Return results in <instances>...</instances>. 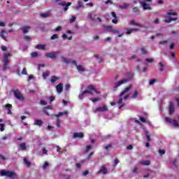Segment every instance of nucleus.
I'll return each mask as SVG.
<instances>
[{
  "mask_svg": "<svg viewBox=\"0 0 179 179\" xmlns=\"http://www.w3.org/2000/svg\"><path fill=\"white\" fill-rule=\"evenodd\" d=\"M133 78H134V73H126V78H123L119 80L117 83H115L113 85V87H115V89H117V87H120L121 85H124L125 83H127V82H129V80H131Z\"/></svg>",
  "mask_w": 179,
  "mask_h": 179,
  "instance_id": "obj_1",
  "label": "nucleus"
},
{
  "mask_svg": "<svg viewBox=\"0 0 179 179\" xmlns=\"http://www.w3.org/2000/svg\"><path fill=\"white\" fill-rule=\"evenodd\" d=\"M172 16H177V13L173 10L167 11L164 22L165 23H171V22H176V20H177V17L173 18L171 17Z\"/></svg>",
  "mask_w": 179,
  "mask_h": 179,
  "instance_id": "obj_2",
  "label": "nucleus"
},
{
  "mask_svg": "<svg viewBox=\"0 0 179 179\" xmlns=\"http://www.w3.org/2000/svg\"><path fill=\"white\" fill-rule=\"evenodd\" d=\"M131 89H132V85H129L120 93L119 100L117 101V104H119V108H122V107H124V103L122 102V96L128 93V92H129Z\"/></svg>",
  "mask_w": 179,
  "mask_h": 179,
  "instance_id": "obj_3",
  "label": "nucleus"
},
{
  "mask_svg": "<svg viewBox=\"0 0 179 179\" xmlns=\"http://www.w3.org/2000/svg\"><path fill=\"white\" fill-rule=\"evenodd\" d=\"M0 176L1 177H8V178H15V177H17L16 173L8 170H1L0 171Z\"/></svg>",
  "mask_w": 179,
  "mask_h": 179,
  "instance_id": "obj_4",
  "label": "nucleus"
},
{
  "mask_svg": "<svg viewBox=\"0 0 179 179\" xmlns=\"http://www.w3.org/2000/svg\"><path fill=\"white\" fill-rule=\"evenodd\" d=\"M150 2H152V0H143L138 1V3H140L144 10H152Z\"/></svg>",
  "mask_w": 179,
  "mask_h": 179,
  "instance_id": "obj_5",
  "label": "nucleus"
},
{
  "mask_svg": "<svg viewBox=\"0 0 179 179\" xmlns=\"http://www.w3.org/2000/svg\"><path fill=\"white\" fill-rule=\"evenodd\" d=\"M55 2H57L58 3V5H59L60 6H64V8H63L64 12H66V10H68V9H69V6H71V5H72L71 2H69L66 3V2H65L64 1H62V0H55Z\"/></svg>",
  "mask_w": 179,
  "mask_h": 179,
  "instance_id": "obj_6",
  "label": "nucleus"
},
{
  "mask_svg": "<svg viewBox=\"0 0 179 179\" xmlns=\"http://www.w3.org/2000/svg\"><path fill=\"white\" fill-rule=\"evenodd\" d=\"M12 57V55L10 53H5L3 55V63H4V66H3V69H8L9 67H8V65H9V62H10V61L9 60L8 57Z\"/></svg>",
  "mask_w": 179,
  "mask_h": 179,
  "instance_id": "obj_7",
  "label": "nucleus"
},
{
  "mask_svg": "<svg viewBox=\"0 0 179 179\" xmlns=\"http://www.w3.org/2000/svg\"><path fill=\"white\" fill-rule=\"evenodd\" d=\"M93 94V90H89L87 88V90H86L85 91H83L78 96V99L80 100H83V98L85 97V96H86V94Z\"/></svg>",
  "mask_w": 179,
  "mask_h": 179,
  "instance_id": "obj_8",
  "label": "nucleus"
},
{
  "mask_svg": "<svg viewBox=\"0 0 179 179\" xmlns=\"http://www.w3.org/2000/svg\"><path fill=\"white\" fill-rule=\"evenodd\" d=\"M106 111H108V108L107 107V106L103 105L102 106L96 108L94 110V113H106Z\"/></svg>",
  "mask_w": 179,
  "mask_h": 179,
  "instance_id": "obj_9",
  "label": "nucleus"
},
{
  "mask_svg": "<svg viewBox=\"0 0 179 179\" xmlns=\"http://www.w3.org/2000/svg\"><path fill=\"white\" fill-rule=\"evenodd\" d=\"M58 54H59V52H46L45 55L47 58H50L51 59H55Z\"/></svg>",
  "mask_w": 179,
  "mask_h": 179,
  "instance_id": "obj_10",
  "label": "nucleus"
},
{
  "mask_svg": "<svg viewBox=\"0 0 179 179\" xmlns=\"http://www.w3.org/2000/svg\"><path fill=\"white\" fill-rule=\"evenodd\" d=\"M14 95H15V97H16V99H17L18 100H21L22 101L24 100V97L23 96V94H22V93H20L19 90H15L14 92Z\"/></svg>",
  "mask_w": 179,
  "mask_h": 179,
  "instance_id": "obj_11",
  "label": "nucleus"
},
{
  "mask_svg": "<svg viewBox=\"0 0 179 179\" xmlns=\"http://www.w3.org/2000/svg\"><path fill=\"white\" fill-rule=\"evenodd\" d=\"M62 61L64 62V64H76V62L75 60H72L71 59H66V57L62 56L60 57Z\"/></svg>",
  "mask_w": 179,
  "mask_h": 179,
  "instance_id": "obj_12",
  "label": "nucleus"
},
{
  "mask_svg": "<svg viewBox=\"0 0 179 179\" xmlns=\"http://www.w3.org/2000/svg\"><path fill=\"white\" fill-rule=\"evenodd\" d=\"M174 103H173V102H170L169 105V114L171 115V114H174Z\"/></svg>",
  "mask_w": 179,
  "mask_h": 179,
  "instance_id": "obj_13",
  "label": "nucleus"
},
{
  "mask_svg": "<svg viewBox=\"0 0 179 179\" xmlns=\"http://www.w3.org/2000/svg\"><path fill=\"white\" fill-rule=\"evenodd\" d=\"M125 30H127L126 34H131V33H134L135 31H139V29L138 28H133V29L126 28Z\"/></svg>",
  "mask_w": 179,
  "mask_h": 179,
  "instance_id": "obj_14",
  "label": "nucleus"
},
{
  "mask_svg": "<svg viewBox=\"0 0 179 179\" xmlns=\"http://www.w3.org/2000/svg\"><path fill=\"white\" fill-rule=\"evenodd\" d=\"M64 90L62 83H59L56 86V90L57 93H62V90Z\"/></svg>",
  "mask_w": 179,
  "mask_h": 179,
  "instance_id": "obj_15",
  "label": "nucleus"
},
{
  "mask_svg": "<svg viewBox=\"0 0 179 179\" xmlns=\"http://www.w3.org/2000/svg\"><path fill=\"white\" fill-rule=\"evenodd\" d=\"M130 26H136L137 27H142V24L137 23L135 20H132L129 22Z\"/></svg>",
  "mask_w": 179,
  "mask_h": 179,
  "instance_id": "obj_16",
  "label": "nucleus"
},
{
  "mask_svg": "<svg viewBox=\"0 0 179 179\" xmlns=\"http://www.w3.org/2000/svg\"><path fill=\"white\" fill-rule=\"evenodd\" d=\"M99 173H100L101 174H107L108 173L107 168H106L105 166H102L99 169Z\"/></svg>",
  "mask_w": 179,
  "mask_h": 179,
  "instance_id": "obj_17",
  "label": "nucleus"
},
{
  "mask_svg": "<svg viewBox=\"0 0 179 179\" xmlns=\"http://www.w3.org/2000/svg\"><path fill=\"white\" fill-rule=\"evenodd\" d=\"M87 89L89 90H92V92H94L96 94H100V91H97V90H96L93 85H89Z\"/></svg>",
  "mask_w": 179,
  "mask_h": 179,
  "instance_id": "obj_18",
  "label": "nucleus"
},
{
  "mask_svg": "<svg viewBox=\"0 0 179 179\" xmlns=\"http://www.w3.org/2000/svg\"><path fill=\"white\" fill-rule=\"evenodd\" d=\"M96 16H97V15H96L94 12L88 13V19H90L91 20H94V19H96Z\"/></svg>",
  "mask_w": 179,
  "mask_h": 179,
  "instance_id": "obj_19",
  "label": "nucleus"
},
{
  "mask_svg": "<svg viewBox=\"0 0 179 179\" xmlns=\"http://www.w3.org/2000/svg\"><path fill=\"white\" fill-rule=\"evenodd\" d=\"M111 16L114 17V19L112 20V22H113L114 24H117V23H118V20H117V14H115V12H112Z\"/></svg>",
  "mask_w": 179,
  "mask_h": 179,
  "instance_id": "obj_20",
  "label": "nucleus"
},
{
  "mask_svg": "<svg viewBox=\"0 0 179 179\" xmlns=\"http://www.w3.org/2000/svg\"><path fill=\"white\" fill-rule=\"evenodd\" d=\"M112 33L113 34H118V37H122L124 36V33H120L118 29H112Z\"/></svg>",
  "mask_w": 179,
  "mask_h": 179,
  "instance_id": "obj_21",
  "label": "nucleus"
},
{
  "mask_svg": "<svg viewBox=\"0 0 179 179\" xmlns=\"http://www.w3.org/2000/svg\"><path fill=\"white\" fill-rule=\"evenodd\" d=\"M44 122L41 120H35L34 124L37 125L38 127H41Z\"/></svg>",
  "mask_w": 179,
  "mask_h": 179,
  "instance_id": "obj_22",
  "label": "nucleus"
},
{
  "mask_svg": "<svg viewBox=\"0 0 179 179\" xmlns=\"http://www.w3.org/2000/svg\"><path fill=\"white\" fill-rule=\"evenodd\" d=\"M75 65H76V68H77V70L78 71V72H85V71H86V69H85V67H83V66L77 65L76 62Z\"/></svg>",
  "mask_w": 179,
  "mask_h": 179,
  "instance_id": "obj_23",
  "label": "nucleus"
},
{
  "mask_svg": "<svg viewBox=\"0 0 179 179\" xmlns=\"http://www.w3.org/2000/svg\"><path fill=\"white\" fill-rule=\"evenodd\" d=\"M129 6H131L129 3H124L123 5H119L118 8H120V9H128Z\"/></svg>",
  "mask_w": 179,
  "mask_h": 179,
  "instance_id": "obj_24",
  "label": "nucleus"
},
{
  "mask_svg": "<svg viewBox=\"0 0 179 179\" xmlns=\"http://www.w3.org/2000/svg\"><path fill=\"white\" fill-rule=\"evenodd\" d=\"M62 115H68V111L65 110L64 112H60L58 114L54 115V117L58 118L59 117H62Z\"/></svg>",
  "mask_w": 179,
  "mask_h": 179,
  "instance_id": "obj_25",
  "label": "nucleus"
},
{
  "mask_svg": "<svg viewBox=\"0 0 179 179\" xmlns=\"http://www.w3.org/2000/svg\"><path fill=\"white\" fill-rule=\"evenodd\" d=\"M84 135L83 133L82 132H79V133H74L73 134V138H83Z\"/></svg>",
  "mask_w": 179,
  "mask_h": 179,
  "instance_id": "obj_26",
  "label": "nucleus"
},
{
  "mask_svg": "<svg viewBox=\"0 0 179 179\" xmlns=\"http://www.w3.org/2000/svg\"><path fill=\"white\" fill-rule=\"evenodd\" d=\"M103 27H104V29L106 30V31H109V33H112L113 29L112 26L105 25Z\"/></svg>",
  "mask_w": 179,
  "mask_h": 179,
  "instance_id": "obj_27",
  "label": "nucleus"
},
{
  "mask_svg": "<svg viewBox=\"0 0 179 179\" xmlns=\"http://www.w3.org/2000/svg\"><path fill=\"white\" fill-rule=\"evenodd\" d=\"M45 45H43V44H39L37 45L35 48H36L37 50H45Z\"/></svg>",
  "mask_w": 179,
  "mask_h": 179,
  "instance_id": "obj_28",
  "label": "nucleus"
},
{
  "mask_svg": "<svg viewBox=\"0 0 179 179\" xmlns=\"http://www.w3.org/2000/svg\"><path fill=\"white\" fill-rule=\"evenodd\" d=\"M6 108H8V114H12V110H10V108H12V105L7 103L5 106Z\"/></svg>",
  "mask_w": 179,
  "mask_h": 179,
  "instance_id": "obj_29",
  "label": "nucleus"
},
{
  "mask_svg": "<svg viewBox=\"0 0 179 179\" xmlns=\"http://www.w3.org/2000/svg\"><path fill=\"white\" fill-rule=\"evenodd\" d=\"M50 16H51L50 13H41V17H43V18L50 17Z\"/></svg>",
  "mask_w": 179,
  "mask_h": 179,
  "instance_id": "obj_30",
  "label": "nucleus"
},
{
  "mask_svg": "<svg viewBox=\"0 0 179 179\" xmlns=\"http://www.w3.org/2000/svg\"><path fill=\"white\" fill-rule=\"evenodd\" d=\"M159 65L160 66V68H159L160 72H163V71H164V64L163 63V62H160L159 63Z\"/></svg>",
  "mask_w": 179,
  "mask_h": 179,
  "instance_id": "obj_31",
  "label": "nucleus"
},
{
  "mask_svg": "<svg viewBox=\"0 0 179 179\" xmlns=\"http://www.w3.org/2000/svg\"><path fill=\"white\" fill-rule=\"evenodd\" d=\"M29 30H30V27H24L22 28V33L26 34V33H29Z\"/></svg>",
  "mask_w": 179,
  "mask_h": 179,
  "instance_id": "obj_32",
  "label": "nucleus"
},
{
  "mask_svg": "<svg viewBox=\"0 0 179 179\" xmlns=\"http://www.w3.org/2000/svg\"><path fill=\"white\" fill-rule=\"evenodd\" d=\"M172 125H173V127H175V128H179V124L178 122L176 120H173L172 121Z\"/></svg>",
  "mask_w": 179,
  "mask_h": 179,
  "instance_id": "obj_33",
  "label": "nucleus"
},
{
  "mask_svg": "<svg viewBox=\"0 0 179 179\" xmlns=\"http://www.w3.org/2000/svg\"><path fill=\"white\" fill-rule=\"evenodd\" d=\"M24 163L28 167H30L31 166V163L29 160H27L26 158H24Z\"/></svg>",
  "mask_w": 179,
  "mask_h": 179,
  "instance_id": "obj_34",
  "label": "nucleus"
},
{
  "mask_svg": "<svg viewBox=\"0 0 179 179\" xmlns=\"http://www.w3.org/2000/svg\"><path fill=\"white\" fill-rule=\"evenodd\" d=\"M5 33H6L5 30H2L0 33V36L1 38H3V40H6V36H5Z\"/></svg>",
  "mask_w": 179,
  "mask_h": 179,
  "instance_id": "obj_35",
  "label": "nucleus"
},
{
  "mask_svg": "<svg viewBox=\"0 0 179 179\" xmlns=\"http://www.w3.org/2000/svg\"><path fill=\"white\" fill-rule=\"evenodd\" d=\"M78 7L76 8V10H78L79 9V8H83V2L79 1L78 2Z\"/></svg>",
  "mask_w": 179,
  "mask_h": 179,
  "instance_id": "obj_36",
  "label": "nucleus"
},
{
  "mask_svg": "<svg viewBox=\"0 0 179 179\" xmlns=\"http://www.w3.org/2000/svg\"><path fill=\"white\" fill-rule=\"evenodd\" d=\"M20 147L21 148L22 150H26V143H22L20 144Z\"/></svg>",
  "mask_w": 179,
  "mask_h": 179,
  "instance_id": "obj_37",
  "label": "nucleus"
},
{
  "mask_svg": "<svg viewBox=\"0 0 179 179\" xmlns=\"http://www.w3.org/2000/svg\"><path fill=\"white\" fill-rule=\"evenodd\" d=\"M141 164L143 166H149L150 164V161H149V160L143 161L141 162Z\"/></svg>",
  "mask_w": 179,
  "mask_h": 179,
  "instance_id": "obj_38",
  "label": "nucleus"
},
{
  "mask_svg": "<svg viewBox=\"0 0 179 179\" xmlns=\"http://www.w3.org/2000/svg\"><path fill=\"white\" fill-rule=\"evenodd\" d=\"M58 79H59V78L52 76V78H51V83H55V82L57 81Z\"/></svg>",
  "mask_w": 179,
  "mask_h": 179,
  "instance_id": "obj_39",
  "label": "nucleus"
},
{
  "mask_svg": "<svg viewBox=\"0 0 179 179\" xmlns=\"http://www.w3.org/2000/svg\"><path fill=\"white\" fill-rule=\"evenodd\" d=\"M90 100H91V101H92V103H96V101H100V100H101V99H100V98H91V99H90Z\"/></svg>",
  "mask_w": 179,
  "mask_h": 179,
  "instance_id": "obj_40",
  "label": "nucleus"
},
{
  "mask_svg": "<svg viewBox=\"0 0 179 179\" xmlns=\"http://www.w3.org/2000/svg\"><path fill=\"white\" fill-rule=\"evenodd\" d=\"M56 127H57V128H59V127H61V119L59 118L57 119Z\"/></svg>",
  "mask_w": 179,
  "mask_h": 179,
  "instance_id": "obj_41",
  "label": "nucleus"
},
{
  "mask_svg": "<svg viewBox=\"0 0 179 179\" xmlns=\"http://www.w3.org/2000/svg\"><path fill=\"white\" fill-rule=\"evenodd\" d=\"M145 134L146 135V138H147L148 142H150V135H149V131L145 130Z\"/></svg>",
  "mask_w": 179,
  "mask_h": 179,
  "instance_id": "obj_42",
  "label": "nucleus"
},
{
  "mask_svg": "<svg viewBox=\"0 0 179 179\" xmlns=\"http://www.w3.org/2000/svg\"><path fill=\"white\" fill-rule=\"evenodd\" d=\"M31 56L32 57V58H37V57H38V54L37 53V52H33L31 53Z\"/></svg>",
  "mask_w": 179,
  "mask_h": 179,
  "instance_id": "obj_43",
  "label": "nucleus"
},
{
  "mask_svg": "<svg viewBox=\"0 0 179 179\" xmlns=\"http://www.w3.org/2000/svg\"><path fill=\"white\" fill-rule=\"evenodd\" d=\"M155 62V59L153 58H147L145 59V62H149L150 64L153 63Z\"/></svg>",
  "mask_w": 179,
  "mask_h": 179,
  "instance_id": "obj_44",
  "label": "nucleus"
},
{
  "mask_svg": "<svg viewBox=\"0 0 179 179\" xmlns=\"http://www.w3.org/2000/svg\"><path fill=\"white\" fill-rule=\"evenodd\" d=\"M48 76H50V71H46L43 73V78H44V79H45V78Z\"/></svg>",
  "mask_w": 179,
  "mask_h": 179,
  "instance_id": "obj_45",
  "label": "nucleus"
},
{
  "mask_svg": "<svg viewBox=\"0 0 179 179\" xmlns=\"http://www.w3.org/2000/svg\"><path fill=\"white\" fill-rule=\"evenodd\" d=\"M165 121L166 122H169V124H172L173 122V119L170 118V117H165Z\"/></svg>",
  "mask_w": 179,
  "mask_h": 179,
  "instance_id": "obj_46",
  "label": "nucleus"
},
{
  "mask_svg": "<svg viewBox=\"0 0 179 179\" xmlns=\"http://www.w3.org/2000/svg\"><path fill=\"white\" fill-rule=\"evenodd\" d=\"M159 154L160 155V156H163V155H164L166 153V150H159Z\"/></svg>",
  "mask_w": 179,
  "mask_h": 179,
  "instance_id": "obj_47",
  "label": "nucleus"
},
{
  "mask_svg": "<svg viewBox=\"0 0 179 179\" xmlns=\"http://www.w3.org/2000/svg\"><path fill=\"white\" fill-rule=\"evenodd\" d=\"M3 127H5L4 124L0 123V131L1 132H3V131H5V129L3 128Z\"/></svg>",
  "mask_w": 179,
  "mask_h": 179,
  "instance_id": "obj_48",
  "label": "nucleus"
},
{
  "mask_svg": "<svg viewBox=\"0 0 179 179\" xmlns=\"http://www.w3.org/2000/svg\"><path fill=\"white\" fill-rule=\"evenodd\" d=\"M141 53L143 55L148 54V50H146V49H145V48H141Z\"/></svg>",
  "mask_w": 179,
  "mask_h": 179,
  "instance_id": "obj_49",
  "label": "nucleus"
},
{
  "mask_svg": "<svg viewBox=\"0 0 179 179\" xmlns=\"http://www.w3.org/2000/svg\"><path fill=\"white\" fill-rule=\"evenodd\" d=\"M50 166V164H48V162H45L43 166V169L45 170V169H47V167H48Z\"/></svg>",
  "mask_w": 179,
  "mask_h": 179,
  "instance_id": "obj_50",
  "label": "nucleus"
},
{
  "mask_svg": "<svg viewBox=\"0 0 179 179\" xmlns=\"http://www.w3.org/2000/svg\"><path fill=\"white\" fill-rule=\"evenodd\" d=\"M55 38H58V34H53V35L50 37V39H51V40H55Z\"/></svg>",
  "mask_w": 179,
  "mask_h": 179,
  "instance_id": "obj_51",
  "label": "nucleus"
},
{
  "mask_svg": "<svg viewBox=\"0 0 179 179\" xmlns=\"http://www.w3.org/2000/svg\"><path fill=\"white\" fill-rule=\"evenodd\" d=\"M138 91H135L132 96L133 99H136L138 97Z\"/></svg>",
  "mask_w": 179,
  "mask_h": 179,
  "instance_id": "obj_52",
  "label": "nucleus"
},
{
  "mask_svg": "<svg viewBox=\"0 0 179 179\" xmlns=\"http://www.w3.org/2000/svg\"><path fill=\"white\" fill-rule=\"evenodd\" d=\"M76 17L73 16L70 19V23H73V22H76Z\"/></svg>",
  "mask_w": 179,
  "mask_h": 179,
  "instance_id": "obj_53",
  "label": "nucleus"
},
{
  "mask_svg": "<svg viewBox=\"0 0 179 179\" xmlns=\"http://www.w3.org/2000/svg\"><path fill=\"white\" fill-rule=\"evenodd\" d=\"M177 163H178V159H177L176 158L173 159V161L172 162V164L173 166H177Z\"/></svg>",
  "mask_w": 179,
  "mask_h": 179,
  "instance_id": "obj_54",
  "label": "nucleus"
},
{
  "mask_svg": "<svg viewBox=\"0 0 179 179\" xmlns=\"http://www.w3.org/2000/svg\"><path fill=\"white\" fill-rule=\"evenodd\" d=\"M61 30H62V27L59 26L55 28V31H61Z\"/></svg>",
  "mask_w": 179,
  "mask_h": 179,
  "instance_id": "obj_55",
  "label": "nucleus"
},
{
  "mask_svg": "<svg viewBox=\"0 0 179 179\" xmlns=\"http://www.w3.org/2000/svg\"><path fill=\"white\" fill-rule=\"evenodd\" d=\"M40 104L41 106H47V102L45 101H44V100H41Z\"/></svg>",
  "mask_w": 179,
  "mask_h": 179,
  "instance_id": "obj_56",
  "label": "nucleus"
},
{
  "mask_svg": "<svg viewBox=\"0 0 179 179\" xmlns=\"http://www.w3.org/2000/svg\"><path fill=\"white\" fill-rule=\"evenodd\" d=\"M140 118V121H141V122H146V119H145V117H142V116H139Z\"/></svg>",
  "mask_w": 179,
  "mask_h": 179,
  "instance_id": "obj_57",
  "label": "nucleus"
},
{
  "mask_svg": "<svg viewBox=\"0 0 179 179\" xmlns=\"http://www.w3.org/2000/svg\"><path fill=\"white\" fill-rule=\"evenodd\" d=\"M71 89V85L67 84L65 85V90H69Z\"/></svg>",
  "mask_w": 179,
  "mask_h": 179,
  "instance_id": "obj_58",
  "label": "nucleus"
},
{
  "mask_svg": "<svg viewBox=\"0 0 179 179\" xmlns=\"http://www.w3.org/2000/svg\"><path fill=\"white\" fill-rule=\"evenodd\" d=\"M22 75H27V71H26V69H22Z\"/></svg>",
  "mask_w": 179,
  "mask_h": 179,
  "instance_id": "obj_59",
  "label": "nucleus"
},
{
  "mask_svg": "<svg viewBox=\"0 0 179 179\" xmlns=\"http://www.w3.org/2000/svg\"><path fill=\"white\" fill-rule=\"evenodd\" d=\"M118 163H120V161L118 160V159H115L114 160V166H117V164H118Z\"/></svg>",
  "mask_w": 179,
  "mask_h": 179,
  "instance_id": "obj_60",
  "label": "nucleus"
},
{
  "mask_svg": "<svg viewBox=\"0 0 179 179\" xmlns=\"http://www.w3.org/2000/svg\"><path fill=\"white\" fill-rule=\"evenodd\" d=\"M24 40H26L27 41H30V36H24Z\"/></svg>",
  "mask_w": 179,
  "mask_h": 179,
  "instance_id": "obj_61",
  "label": "nucleus"
},
{
  "mask_svg": "<svg viewBox=\"0 0 179 179\" xmlns=\"http://www.w3.org/2000/svg\"><path fill=\"white\" fill-rule=\"evenodd\" d=\"M167 41H162L159 42V44H162V45H164V44H167Z\"/></svg>",
  "mask_w": 179,
  "mask_h": 179,
  "instance_id": "obj_62",
  "label": "nucleus"
},
{
  "mask_svg": "<svg viewBox=\"0 0 179 179\" xmlns=\"http://www.w3.org/2000/svg\"><path fill=\"white\" fill-rule=\"evenodd\" d=\"M1 49L2 50V51H6L8 48L5 45H1Z\"/></svg>",
  "mask_w": 179,
  "mask_h": 179,
  "instance_id": "obj_63",
  "label": "nucleus"
},
{
  "mask_svg": "<svg viewBox=\"0 0 179 179\" xmlns=\"http://www.w3.org/2000/svg\"><path fill=\"white\" fill-rule=\"evenodd\" d=\"M155 82H156V80H150L149 85H152L155 83Z\"/></svg>",
  "mask_w": 179,
  "mask_h": 179,
  "instance_id": "obj_64",
  "label": "nucleus"
}]
</instances>
